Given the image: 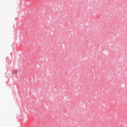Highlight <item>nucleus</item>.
I'll use <instances>...</instances> for the list:
<instances>
[{
    "label": "nucleus",
    "instance_id": "1",
    "mask_svg": "<svg viewBox=\"0 0 127 127\" xmlns=\"http://www.w3.org/2000/svg\"><path fill=\"white\" fill-rule=\"evenodd\" d=\"M12 72L13 74H17V70L16 69H13Z\"/></svg>",
    "mask_w": 127,
    "mask_h": 127
}]
</instances>
